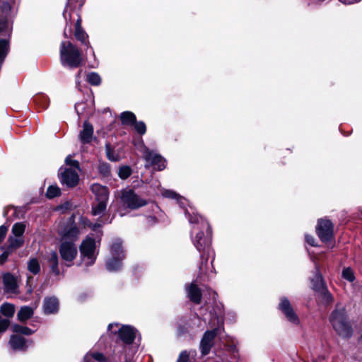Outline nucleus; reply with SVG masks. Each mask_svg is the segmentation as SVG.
I'll use <instances>...</instances> for the list:
<instances>
[{"mask_svg": "<svg viewBox=\"0 0 362 362\" xmlns=\"http://www.w3.org/2000/svg\"><path fill=\"white\" fill-rule=\"evenodd\" d=\"M34 311L31 307L23 306L19 310L17 317L20 322H25L33 315Z\"/></svg>", "mask_w": 362, "mask_h": 362, "instance_id": "obj_29", "label": "nucleus"}, {"mask_svg": "<svg viewBox=\"0 0 362 362\" xmlns=\"http://www.w3.org/2000/svg\"><path fill=\"white\" fill-rule=\"evenodd\" d=\"M329 320L334 330L341 337L350 338L353 335V328L344 306L337 304Z\"/></svg>", "mask_w": 362, "mask_h": 362, "instance_id": "obj_2", "label": "nucleus"}, {"mask_svg": "<svg viewBox=\"0 0 362 362\" xmlns=\"http://www.w3.org/2000/svg\"><path fill=\"white\" fill-rule=\"evenodd\" d=\"M315 269L313 277L311 279L312 288L316 293L320 295L326 303H331L333 300L332 295L328 291L320 272L319 267L315 262Z\"/></svg>", "mask_w": 362, "mask_h": 362, "instance_id": "obj_10", "label": "nucleus"}, {"mask_svg": "<svg viewBox=\"0 0 362 362\" xmlns=\"http://www.w3.org/2000/svg\"><path fill=\"white\" fill-rule=\"evenodd\" d=\"M120 199L122 206L131 210L138 209L148 204L146 199L131 189H123L121 192Z\"/></svg>", "mask_w": 362, "mask_h": 362, "instance_id": "obj_9", "label": "nucleus"}, {"mask_svg": "<svg viewBox=\"0 0 362 362\" xmlns=\"http://www.w3.org/2000/svg\"><path fill=\"white\" fill-rule=\"evenodd\" d=\"M81 221L84 226H88L95 232L98 231V229H100L103 224H105V223H101L99 222L93 223L88 218L83 217H81Z\"/></svg>", "mask_w": 362, "mask_h": 362, "instance_id": "obj_39", "label": "nucleus"}, {"mask_svg": "<svg viewBox=\"0 0 362 362\" xmlns=\"http://www.w3.org/2000/svg\"><path fill=\"white\" fill-rule=\"evenodd\" d=\"M320 358H319V359H317V360H315L313 362H320Z\"/></svg>", "mask_w": 362, "mask_h": 362, "instance_id": "obj_63", "label": "nucleus"}, {"mask_svg": "<svg viewBox=\"0 0 362 362\" xmlns=\"http://www.w3.org/2000/svg\"><path fill=\"white\" fill-rule=\"evenodd\" d=\"M28 269L33 274H37L40 272V265L36 258L30 259L28 262Z\"/></svg>", "mask_w": 362, "mask_h": 362, "instance_id": "obj_36", "label": "nucleus"}, {"mask_svg": "<svg viewBox=\"0 0 362 362\" xmlns=\"http://www.w3.org/2000/svg\"><path fill=\"white\" fill-rule=\"evenodd\" d=\"M110 252L111 257L106 260L105 267L110 272H119L122 268V261L125 258L120 239H116L112 242Z\"/></svg>", "mask_w": 362, "mask_h": 362, "instance_id": "obj_7", "label": "nucleus"}, {"mask_svg": "<svg viewBox=\"0 0 362 362\" xmlns=\"http://www.w3.org/2000/svg\"><path fill=\"white\" fill-rule=\"evenodd\" d=\"M108 201L94 200L92 203V214L93 216H101L106 211Z\"/></svg>", "mask_w": 362, "mask_h": 362, "instance_id": "obj_27", "label": "nucleus"}, {"mask_svg": "<svg viewBox=\"0 0 362 362\" xmlns=\"http://www.w3.org/2000/svg\"><path fill=\"white\" fill-rule=\"evenodd\" d=\"M46 259L52 272L55 276H59L60 274V270L59 268V257L57 253L54 251L50 252L47 255Z\"/></svg>", "mask_w": 362, "mask_h": 362, "instance_id": "obj_22", "label": "nucleus"}, {"mask_svg": "<svg viewBox=\"0 0 362 362\" xmlns=\"http://www.w3.org/2000/svg\"><path fill=\"white\" fill-rule=\"evenodd\" d=\"M191 322L193 324L192 325L190 323H189L188 327L186 329H184L182 327L179 326L178 327V332L179 334H183L185 332L190 331V329H192L194 328V326H196L197 328H199L201 325V318L198 315H195L193 317L192 319H191Z\"/></svg>", "mask_w": 362, "mask_h": 362, "instance_id": "obj_32", "label": "nucleus"}, {"mask_svg": "<svg viewBox=\"0 0 362 362\" xmlns=\"http://www.w3.org/2000/svg\"><path fill=\"white\" fill-rule=\"evenodd\" d=\"M341 277L349 282H354L356 279L355 272L350 267H344L341 272Z\"/></svg>", "mask_w": 362, "mask_h": 362, "instance_id": "obj_34", "label": "nucleus"}, {"mask_svg": "<svg viewBox=\"0 0 362 362\" xmlns=\"http://www.w3.org/2000/svg\"><path fill=\"white\" fill-rule=\"evenodd\" d=\"M25 243L24 237H19L10 235L8 238V246L13 252L20 247H21Z\"/></svg>", "mask_w": 362, "mask_h": 362, "instance_id": "obj_26", "label": "nucleus"}, {"mask_svg": "<svg viewBox=\"0 0 362 362\" xmlns=\"http://www.w3.org/2000/svg\"><path fill=\"white\" fill-rule=\"evenodd\" d=\"M132 174V169L130 167L125 165L119 169L118 175L121 179L125 180L128 178Z\"/></svg>", "mask_w": 362, "mask_h": 362, "instance_id": "obj_44", "label": "nucleus"}, {"mask_svg": "<svg viewBox=\"0 0 362 362\" xmlns=\"http://www.w3.org/2000/svg\"><path fill=\"white\" fill-rule=\"evenodd\" d=\"M61 190L57 185H50L46 192V196L49 199H53L60 195Z\"/></svg>", "mask_w": 362, "mask_h": 362, "instance_id": "obj_40", "label": "nucleus"}, {"mask_svg": "<svg viewBox=\"0 0 362 362\" xmlns=\"http://www.w3.org/2000/svg\"><path fill=\"white\" fill-rule=\"evenodd\" d=\"M44 312L46 314H53L58 311L59 301L55 297L46 298L44 300Z\"/></svg>", "mask_w": 362, "mask_h": 362, "instance_id": "obj_23", "label": "nucleus"}, {"mask_svg": "<svg viewBox=\"0 0 362 362\" xmlns=\"http://www.w3.org/2000/svg\"><path fill=\"white\" fill-rule=\"evenodd\" d=\"M74 0H69L67 3V6L63 13L64 18L66 21H71V10L72 9V4H74Z\"/></svg>", "mask_w": 362, "mask_h": 362, "instance_id": "obj_46", "label": "nucleus"}, {"mask_svg": "<svg viewBox=\"0 0 362 362\" xmlns=\"http://www.w3.org/2000/svg\"><path fill=\"white\" fill-rule=\"evenodd\" d=\"M74 35L76 38L82 44L88 43V36L83 29L76 30Z\"/></svg>", "mask_w": 362, "mask_h": 362, "instance_id": "obj_43", "label": "nucleus"}, {"mask_svg": "<svg viewBox=\"0 0 362 362\" xmlns=\"http://www.w3.org/2000/svg\"><path fill=\"white\" fill-rule=\"evenodd\" d=\"M59 54L61 64L64 68L76 69L83 63V54L78 47H61Z\"/></svg>", "mask_w": 362, "mask_h": 362, "instance_id": "obj_6", "label": "nucleus"}, {"mask_svg": "<svg viewBox=\"0 0 362 362\" xmlns=\"http://www.w3.org/2000/svg\"><path fill=\"white\" fill-rule=\"evenodd\" d=\"M13 11L9 3L0 1V33H4V37L0 38V45H8L10 43L11 20Z\"/></svg>", "mask_w": 362, "mask_h": 362, "instance_id": "obj_5", "label": "nucleus"}, {"mask_svg": "<svg viewBox=\"0 0 362 362\" xmlns=\"http://www.w3.org/2000/svg\"><path fill=\"white\" fill-rule=\"evenodd\" d=\"M59 235L61 237L62 242H75L79 237V229L74 221V216H71L68 221L63 224L59 230Z\"/></svg>", "mask_w": 362, "mask_h": 362, "instance_id": "obj_12", "label": "nucleus"}, {"mask_svg": "<svg viewBox=\"0 0 362 362\" xmlns=\"http://www.w3.org/2000/svg\"><path fill=\"white\" fill-rule=\"evenodd\" d=\"M33 278L32 276H28L26 287L28 288V293H32V292L33 291V286L31 284V281H33Z\"/></svg>", "mask_w": 362, "mask_h": 362, "instance_id": "obj_53", "label": "nucleus"}, {"mask_svg": "<svg viewBox=\"0 0 362 362\" xmlns=\"http://www.w3.org/2000/svg\"><path fill=\"white\" fill-rule=\"evenodd\" d=\"M88 81L93 86H98L101 83L100 75L95 72L90 73L87 76Z\"/></svg>", "mask_w": 362, "mask_h": 362, "instance_id": "obj_42", "label": "nucleus"}, {"mask_svg": "<svg viewBox=\"0 0 362 362\" xmlns=\"http://www.w3.org/2000/svg\"><path fill=\"white\" fill-rule=\"evenodd\" d=\"M59 251L62 259L66 262H71L77 256L78 250L75 243L72 242H62ZM66 266H71L70 264L66 263Z\"/></svg>", "mask_w": 362, "mask_h": 362, "instance_id": "obj_16", "label": "nucleus"}, {"mask_svg": "<svg viewBox=\"0 0 362 362\" xmlns=\"http://www.w3.org/2000/svg\"><path fill=\"white\" fill-rule=\"evenodd\" d=\"M88 52L90 54H93V56L94 57V51H93L92 47H88V49H87V51H86V54H88Z\"/></svg>", "mask_w": 362, "mask_h": 362, "instance_id": "obj_59", "label": "nucleus"}, {"mask_svg": "<svg viewBox=\"0 0 362 362\" xmlns=\"http://www.w3.org/2000/svg\"><path fill=\"white\" fill-rule=\"evenodd\" d=\"M100 245V235H98L96 238L87 235L81 242L79 246L80 257L81 263L86 267L92 266L95 263Z\"/></svg>", "mask_w": 362, "mask_h": 362, "instance_id": "obj_4", "label": "nucleus"}, {"mask_svg": "<svg viewBox=\"0 0 362 362\" xmlns=\"http://www.w3.org/2000/svg\"><path fill=\"white\" fill-rule=\"evenodd\" d=\"M358 211L360 212L361 216H362V208H359Z\"/></svg>", "mask_w": 362, "mask_h": 362, "instance_id": "obj_62", "label": "nucleus"}, {"mask_svg": "<svg viewBox=\"0 0 362 362\" xmlns=\"http://www.w3.org/2000/svg\"><path fill=\"white\" fill-rule=\"evenodd\" d=\"M8 228L4 225L0 226V243L4 240L6 237Z\"/></svg>", "mask_w": 362, "mask_h": 362, "instance_id": "obj_52", "label": "nucleus"}, {"mask_svg": "<svg viewBox=\"0 0 362 362\" xmlns=\"http://www.w3.org/2000/svg\"><path fill=\"white\" fill-rule=\"evenodd\" d=\"M4 291L8 293H18V284L16 278L11 273H6L3 276Z\"/></svg>", "mask_w": 362, "mask_h": 362, "instance_id": "obj_20", "label": "nucleus"}, {"mask_svg": "<svg viewBox=\"0 0 362 362\" xmlns=\"http://www.w3.org/2000/svg\"><path fill=\"white\" fill-rule=\"evenodd\" d=\"M316 232L323 243H328L333 237V224L329 220L321 219L318 221Z\"/></svg>", "mask_w": 362, "mask_h": 362, "instance_id": "obj_17", "label": "nucleus"}, {"mask_svg": "<svg viewBox=\"0 0 362 362\" xmlns=\"http://www.w3.org/2000/svg\"><path fill=\"white\" fill-rule=\"evenodd\" d=\"M218 356L219 361L216 362H238L240 354L237 345L234 342L226 344L224 349L219 351Z\"/></svg>", "mask_w": 362, "mask_h": 362, "instance_id": "obj_13", "label": "nucleus"}, {"mask_svg": "<svg viewBox=\"0 0 362 362\" xmlns=\"http://www.w3.org/2000/svg\"><path fill=\"white\" fill-rule=\"evenodd\" d=\"M65 162H66V165L74 167L76 169L79 168L78 162L75 160L71 159V156H68L66 158Z\"/></svg>", "mask_w": 362, "mask_h": 362, "instance_id": "obj_50", "label": "nucleus"}, {"mask_svg": "<svg viewBox=\"0 0 362 362\" xmlns=\"http://www.w3.org/2000/svg\"><path fill=\"white\" fill-rule=\"evenodd\" d=\"M47 96L42 95H37L34 98V100L36 103H40L44 108L47 107Z\"/></svg>", "mask_w": 362, "mask_h": 362, "instance_id": "obj_48", "label": "nucleus"}, {"mask_svg": "<svg viewBox=\"0 0 362 362\" xmlns=\"http://www.w3.org/2000/svg\"><path fill=\"white\" fill-rule=\"evenodd\" d=\"M119 327L118 323H110L107 326V331L113 334L118 332L119 339L126 344H131L135 339L136 329L130 325Z\"/></svg>", "mask_w": 362, "mask_h": 362, "instance_id": "obj_11", "label": "nucleus"}, {"mask_svg": "<svg viewBox=\"0 0 362 362\" xmlns=\"http://www.w3.org/2000/svg\"><path fill=\"white\" fill-rule=\"evenodd\" d=\"M124 215H125V214H124V213H120V216H124Z\"/></svg>", "mask_w": 362, "mask_h": 362, "instance_id": "obj_64", "label": "nucleus"}, {"mask_svg": "<svg viewBox=\"0 0 362 362\" xmlns=\"http://www.w3.org/2000/svg\"><path fill=\"white\" fill-rule=\"evenodd\" d=\"M9 47H0V66H2L5 58L9 52Z\"/></svg>", "mask_w": 362, "mask_h": 362, "instance_id": "obj_47", "label": "nucleus"}, {"mask_svg": "<svg viewBox=\"0 0 362 362\" xmlns=\"http://www.w3.org/2000/svg\"><path fill=\"white\" fill-rule=\"evenodd\" d=\"M305 242L308 244H309L310 245L314 246V247L317 246L316 243H315V239L313 236L308 235V234H305Z\"/></svg>", "mask_w": 362, "mask_h": 362, "instance_id": "obj_51", "label": "nucleus"}, {"mask_svg": "<svg viewBox=\"0 0 362 362\" xmlns=\"http://www.w3.org/2000/svg\"><path fill=\"white\" fill-rule=\"evenodd\" d=\"M93 134V127L90 123L85 122L83 130L80 132L79 137L82 143L88 144L91 141Z\"/></svg>", "mask_w": 362, "mask_h": 362, "instance_id": "obj_24", "label": "nucleus"}, {"mask_svg": "<svg viewBox=\"0 0 362 362\" xmlns=\"http://www.w3.org/2000/svg\"><path fill=\"white\" fill-rule=\"evenodd\" d=\"M187 297L191 301L196 304H199L202 300V293L200 288L194 284L192 283L186 287Z\"/></svg>", "mask_w": 362, "mask_h": 362, "instance_id": "obj_21", "label": "nucleus"}, {"mask_svg": "<svg viewBox=\"0 0 362 362\" xmlns=\"http://www.w3.org/2000/svg\"><path fill=\"white\" fill-rule=\"evenodd\" d=\"M156 222H157V218L155 216H147V223L148 225H150V226L153 225Z\"/></svg>", "mask_w": 362, "mask_h": 362, "instance_id": "obj_54", "label": "nucleus"}, {"mask_svg": "<svg viewBox=\"0 0 362 362\" xmlns=\"http://www.w3.org/2000/svg\"><path fill=\"white\" fill-rule=\"evenodd\" d=\"M90 190L94 195V200L108 201L109 190L107 187L94 183L90 186Z\"/></svg>", "mask_w": 362, "mask_h": 362, "instance_id": "obj_19", "label": "nucleus"}, {"mask_svg": "<svg viewBox=\"0 0 362 362\" xmlns=\"http://www.w3.org/2000/svg\"><path fill=\"white\" fill-rule=\"evenodd\" d=\"M1 312L2 315L6 317L5 318L8 319L13 317L15 313L14 305L11 303H5L1 306Z\"/></svg>", "mask_w": 362, "mask_h": 362, "instance_id": "obj_33", "label": "nucleus"}, {"mask_svg": "<svg viewBox=\"0 0 362 362\" xmlns=\"http://www.w3.org/2000/svg\"><path fill=\"white\" fill-rule=\"evenodd\" d=\"M77 2H78L79 8H81L83 6V3H84V0H77Z\"/></svg>", "mask_w": 362, "mask_h": 362, "instance_id": "obj_60", "label": "nucleus"}, {"mask_svg": "<svg viewBox=\"0 0 362 362\" xmlns=\"http://www.w3.org/2000/svg\"><path fill=\"white\" fill-rule=\"evenodd\" d=\"M185 214L192 225L191 237L193 245L200 253L199 273L200 275L209 276V272L212 273L214 269V251L211 247V228L208 221L199 216L192 206L185 209Z\"/></svg>", "mask_w": 362, "mask_h": 362, "instance_id": "obj_1", "label": "nucleus"}, {"mask_svg": "<svg viewBox=\"0 0 362 362\" xmlns=\"http://www.w3.org/2000/svg\"><path fill=\"white\" fill-rule=\"evenodd\" d=\"M76 15L78 16V18H77V21L75 23V30H79V29H82L81 26V19L78 15V13H76Z\"/></svg>", "mask_w": 362, "mask_h": 362, "instance_id": "obj_55", "label": "nucleus"}, {"mask_svg": "<svg viewBox=\"0 0 362 362\" xmlns=\"http://www.w3.org/2000/svg\"><path fill=\"white\" fill-rule=\"evenodd\" d=\"M32 343V340H28L18 334H11L8 341V344L13 351H25Z\"/></svg>", "mask_w": 362, "mask_h": 362, "instance_id": "obj_18", "label": "nucleus"}, {"mask_svg": "<svg viewBox=\"0 0 362 362\" xmlns=\"http://www.w3.org/2000/svg\"><path fill=\"white\" fill-rule=\"evenodd\" d=\"M83 105H84L83 103H76L75 105V110L77 112V114H78V116H80V114H81V112H79V107L81 106H83Z\"/></svg>", "mask_w": 362, "mask_h": 362, "instance_id": "obj_58", "label": "nucleus"}, {"mask_svg": "<svg viewBox=\"0 0 362 362\" xmlns=\"http://www.w3.org/2000/svg\"><path fill=\"white\" fill-rule=\"evenodd\" d=\"M81 73V71H79L78 73L76 74V87L80 89V82H79V78H80V74Z\"/></svg>", "mask_w": 362, "mask_h": 362, "instance_id": "obj_57", "label": "nucleus"}, {"mask_svg": "<svg viewBox=\"0 0 362 362\" xmlns=\"http://www.w3.org/2000/svg\"><path fill=\"white\" fill-rule=\"evenodd\" d=\"M105 151L107 158L111 161H117L119 160V156L115 154L114 151L111 148L110 144L105 145Z\"/></svg>", "mask_w": 362, "mask_h": 362, "instance_id": "obj_45", "label": "nucleus"}, {"mask_svg": "<svg viewBox=\"0 0 362 362\" xmlns=\"http://www.w3.org/2000/svg\"><path fill=\"white\" fill-rule=\"evenodd\" d=\"M98 171L103 177H109L110 175V165L105 162H100L98 165Z\"/></svg>", "mask_w": 362, "mask_h": 362, "instance_id": "obj_37", "label": "nucleus"}, {"mask_svg": "<svg viewBox=\"0 0 362 362\" xmlns=\"http://www.w3.org/2000/svg\"><path fill=\"white\" fill-rule=\"evenodd\" d=\"M278 308L291 323L293 325H298L300 323L299 318L288 298L284 296L280 298Z\"/></svg>", "mask_w": 362, "mask_h": 362, "instance_id": "obj_15", "label": "nucleus"}, {"mask_svg": "<svg viewBox=\"0 0 362 362\" xmlns=\"http://www.w3.org/2000/svg\"><path fill=\"white\" fill-rule=\"evenodd\" d=\"M11 330L16 333L15 334H22L25 336H30L33 333H35V330L31 329L30 328L20 325L18 324H13L11 325Z\"/></svg>", "mask_w": 362, "mask_h": 362, "instance_id": "obj_30", "label": "nucleus"}, {"mask_svg": "<svg viewBox=\"0 0 362 362\" xmlns=\"http://www.w3.org/2000/svg\"><path fill=\"white\" fill-rule=\"evenodd\" d=\"M162 196L165 198L175 199L181 208H185L187 202L186 199L179 195L177 192L171 189H163L162 191Z\"/></svg>", "mask_w": 362, "mask_h": 362, "instance_id": "obj_25", "label": "nucleus"}, {"mask_svg": "<svg viewBox=\"0 0 362 362\" xmlns=\"http://www.w3.org/2000/svg\"><path fill=\"white\" fill-rule=\"evenodd\" d=\"M195 356V351H190L189 352L187 351H183L180 354L177 362H192L190 357L194 358Z\"/></svg>", "mask_w": 362, "mask_h": 362, "instance_id": "obj_38", "label": "nucleus"}, {"mask_svg": "<svg viewBox=\"0 0 362 362\" xmlns=\"http://www.w3.org/2000/svg\"><path fill=\"white\" fill-rule=\"evenodd\" d=\"M139 150L143 154V158L146 162V168L152 166L155 170L161 171L163 170L167 165L166 159L157 152L151 150L148 148L141 140Z\"/></svg>", "mask_w": 362, "mask_h": 362, "instance_id": "obj_8", "label": "nucleus"}, {"mask_svg": "<svg viewBox=\"0 0 362 362\" xmlns=\"http://www.w3.org/2000/svg\"><path fill=\"white\" fill-rule=\"evenodd\" d=\"M25 230V225L23 223H16L12 227L11 235L15 236L24 237L23 234Z\"/></svg>", "mask_w": 362, "mask_h": 362, "instance_id": "obj_35", "label": "nucleus"}, {"mask_svg": "<svg viewBox=\"0 0 362 362\" xmlns=\"http://www.w3.org/2000/svg\"><path fill=\"white\" fill-rule=\"evenodd\" d=\"M210 318L204 316L203 320L206 322L209 320V324L213 328L211 330H207L204 332L200 341V350L203 356L207 355L214 345V338L219 334L223 325L222 316L216 314L209 313Z\"/></svg>", "mask_w": 362, "mask_h": 362, "instance_id": "obj_3", "label": "nucleus"}, {"mask_svg": "<svg viewBox=\"0 0 362 362\" xmlns=\"http://www.w3.org/2000/svg\"><path fill=\"white\" fill-rule=\"evenodd\" d=\"M134 127V129L140 135H144L146 132V124L143 121H136L132 126Z\"/></svg>", "mask_w": 362, "mask_h": 362, "instance_id": "obj_41", "label": "nucleus"}, {"mask_svg": "<svg viewBox=\"0 0 362 362\" xmlns=\"http://www.w3.org/2000/svg\"><path fill=\"white\" fill-rule=\"evenodd\" d=\"M13 252L9 248L6 249L0 255V264H4L8 257V256Z\"/></svg>", "mask_w": 362, "mask_h": 362, "instance_id": "obj_49", "label": "nucleus"}, {"mask_svg": "<svg viewBox=\"0 0 362 362\" xmlns=\"http://www.w3.org/2000/svg\"><path fill=\"white\" fill-rule=\"evenodd\" d=\"M341 3L345 4H351L359 2L361 0H339Z\"/></svg>", "mask_w": 362, "mask_h": 362, "instance_id": "obj_56", "label": "nucleus"}, {"mask_svg": "<svg viewBox=\"0 0 362 362\" xmlns=\"http://www.w3.org/2000/svg\"><path fill=\"white\" fill-rule=\"evenodd\" d=\"M83 362H106V357L101 353H87L84 358Z\"/></svg>", "mask_w": 362, "mask_h": 362, "instance_id": "obj_31", "label": "nucleus"}, {"mask_svg": "<svg viewBox=\"0 0 362 362\" xmlns=\"http://www.w3.org/2000/svg\"><path fill=\"white\" fill-rule=\"evenodd\" d=\"M59 179L63 185L68 187H74L78 183L79 176L76 169L62 168L59 169Z\"/></svg>", "mask_w": 362, "mask_h": 362, "instance_id": "obj_14", "label": "nucleus"}, {"mask_svg": "<svg viewBox=\"0 0 362 362\" xmlns=\"http://www.w3.org/2000/svg\"><path fill=\"white\" fill-rule=\"evenodd\" d=\"M119 119L123 125L132 127L135 123L136 117L132 112L124 111L120 114Z\"/></svg>", "mask_w": 362, "mask_h": 362, "instance_id": "obj_28", "label": "nucleus"}, {"mask_svg": "<svg viewBox=\"0 0 362 362\" xmlns=\"http://www.w3.org/2000/svg\"><path fill=\"white\" fill-rule=\"evenodd\" d=\"M151 207H152L153 210H154L155 209H158V206L156 204H152Z\"/></svg>", "mask_w": 362, "mask_h": 362, "instance_id": "obj_61", "label": "nucleus"}]
</instances>
